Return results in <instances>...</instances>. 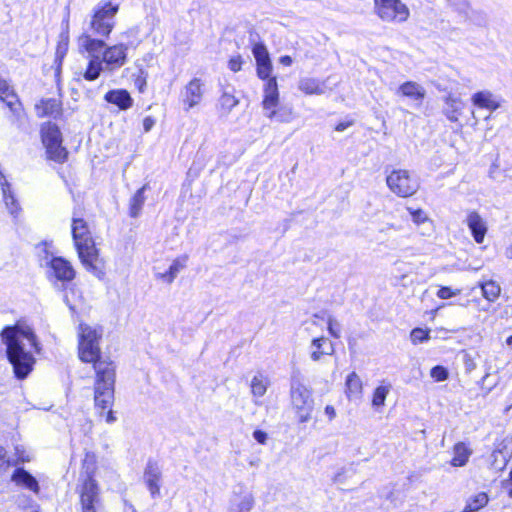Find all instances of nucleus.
<instances>
[{
    "label": "nucleus",
    "instance_id": "obj_10",
    "mask_svg": "<svg viewBox=\"0 0 512 512\" xmlns=\"http://www.w3.org/2000/svg\"><path fill=\"white\" fill-rule=\"evenodd\" d=\"M81 512H104L96 479H82L78 488Z\"/></svg>",
    "mask_w": 512,
    "mask_h": 512
},
{
    "label": "nucleus",
    "instance_id": "obj_37",
    "mask_svg": "<svg viewBox=\"0 0 512 512\" xmlns=\"http://www.w3.org/2000/svg\"><path fill=\"white\" fill-rule=\"evenodd\" d=\"M238 103V99L234 95L227 92H224L219 99L220 108L225 113H229L235 106L238 105Z\"/></svg>",
    "mask_w": 512,
    "mask_h": 512
},
{
    "label": "nucleus",
    "instance_id": "obj_40",
    "mask_svg": "<svg viewBox=\"0 0 512 512\" xmlns=\"http://www.w3.org/2000/svg\"><path fill=\"white\" fill-rule=\"evenodd\" d=\"M407 210L409 211L412 221L415 225H420L425 222L429 221L428 215L424 212L422 209H413L411 207H408Z\"/></svg>",
    "mask_w": 512,
    "mask_h": 512
},
{
    "label": "nucleus",
    "instance_id": "obj_15",
    "mask_svg": "<svg viewBox=\"0 0 512 512\" xmlns=\"http://www.w3.org/2000/svg\"><path fill=\"white\" fill-rule=\"evenodd\" d=\"M471 102L478 108L495 111L501 107L502 99L489 90H482L472 95Z\"/></svg>",
    "mask_w": 512,
    "mask_h": 512
},
{
    "label": "nucleus",
    "instance_id": "obj_59",
    "mask_svg": "<svg viewBox=\"0 0 512 512\" xmlns=\"http://www.w3.org/2000/svg\"><path fill=\"white\" fill-rule=\"evenodd\" d=\"M135 84H136V86L139 88V90H140V91H142V90H143V88H144V87H145V85H146V80H145V78H143V77H140V76H139V77L135 80Z\"/></svg>",
    "mask_w": 512,
    "mask_h": 512
},
{
    "label": "nucleus",
    "instance_id": "obj_24",
    "mask_svg": "<svg viewBox=\"0 0 512 512\" xmlns=\"http://www.w3.org/2000/svg\"><path fill=\"white\" fill-rule=\"evenodd\" d=\"M444 114L451 122H457L464 108V103L460 97L449 94L444 99Z\"/></svg>",
    "mask_w": 512,
    "mask_h": 512
},
{
    "label": "nucleus",
    "instance_id": "obj_22",
    "mask_svg": "<svg viewBox=\"0 0 512 512\" xmlns=\"http://www.w3.org/2000/svg\"><path fill=\"white\" fill-rule=\"evenodd\" d=\"M310 348V357L315 362L319 361L323 355H332L335 351L333 343L325 337L314 338Z\"/></svg>",
    "mask_w": 512,
    "mask_h": 512
},
{
    "label": "nucleus",
    "instance_id": "obj_14",
    "mask_svg": "<svg viewBox=\"0 0 512 512\" xmlns=\"http://www.w3.org/2000/svg\"><path fill=\"white\" fill-rule=\"evenodd\" d=\"M46 254H48L46 252ZM45 265L48 266L57 280L71 281L75 277V271L69 261L62 257L45 256Z\"/></svg>",
    "mask_w": 512,
    "mask_h": 512
},
{
    "label": "nucleus",
    "instance_id": "obj_3",
    "mask_svg": "<svg viewBox=\"0 0 512 512\" xmlns=\"http://www.w3.org/2000/svg\"><path fill=\"white\" fill-rule=\"evenodd\" d=\"M127 45L123 43L106 46L100 56H92L89 60L86 71L84 72V78L88 81L96 80L101 72H113L127 62Z\"/></svg>",
    "mask_w": 512,
    "mask_h": 512
},
{
    "label": "nucleus",
    "instance_id": "obj_5",
    "mask_svg": "<svg viewBox=\"0 0 512 512\" xmlns=\"http://www.w3.org/2000/svg\"><path fill=\"white\" fill-rule=\"evenodd\" d=\"M119 11V4L111 1H101L92 10L89 28L93 34L100 37H109L115 27V17Z\"/></svg>",
    "mask_w": 512,
    "mask_h": 512
},
{
    "label": "nucleus",
    "instance_id": "obj_46",
    "mask_svg": "<svg viewBox=\"0 0 512 512\" xmlns=\"http://www.w3.org/2000/svg\"><path fill=\"white\" fill-rule=\"evenodd\" d=\"M254 506V497L251 494L244 496L239 503V512H250Z\"/></svg>",
    "mask_w": 512,
    "mask_h": 512
},
{
    "label": "nucleus",
    "instance_id": "obj_31",
    "mask_svg": "<svg viewBox=\"0 0 512 512\" xmlns=\"http://www.w3.org/2000/svg\"><path fill=\"white\" fill-rule=\"evenodd\" d=\"M270 385V380L262 373H257L253 376L250 382L251 393L254 397H263Z\"/></svg>",
    "mask_w": 512,
    "mask_h": 512
},
{
    "label": "nucleus",
    "instance_id": "obj_53",
    "mask_svg": "<svg viewBox=\"0 0 512 512\" xmlns=\"http://www.w3.org/2000/svg\"><path fill=\"white\" fill-rule=\"evenodd\" d=\"M111 404H113V402H112ZM95 406H96L97 408H101L102 410H105V408H103L102 406H97L96 404H95ZM111 406H112V405H110L109 407H106V409H108V412H107V414H106V418H105V420H106V422H107V423H112V422H114V421H115V417H114L113 412H112V410H111Z\"/></svg>",
    "mask_w": 512,
    "mask_h": 512
},
{
    "label": "nucleus",
    "instance_id": "obj_9",
    "mask_svg": "<svg viewBox=\"0 0 512 512\" xmlns=\"http://www.w3.org/2000/svg\"><path fill=\"white\" fill-rule=\"evenodd\" d=\"M291 404L299 421L307 422L313 410V398L311 390L299 381H293L290 390Z\"/></svg>",
    "mask_w": 512,
    "mask_h": 512
},
{
    "label": "nucleus",
    "instance_id": "obj_13",
    "mask_svg": "<svg viewBox=\"0 0 512 512\" xmlns=\"http://www.w3.org/2000/svg\"><path fill=\"white\" fill-rule=\"evenodd\" d=\"M252 53L256 61L257 76L265 82H267L268 79L276 78L272 76L273 65L265 45L256 43L253 46Z\"/></svg>",
    "mask_w": 512,
    "mask_h": 512
},
{
    "label": "nucleus",
    "instance_id": "obj_26",
    "mask_svg": "<svg viewBox=\"0 0 512 512\" xmlns=\"http://www.w3.org/2000/svg\"><path fill=\"white\" fill-rule=\"evenodd\" d=\"M77 43L80 51L89 53L90 58L96 56L95 53L103 49L106 45L103 40L94 38L86 32L78 37Z\"/></svg>",
    "mask_w": 512,
    "mask_h": 512
},
{
    "label": "nucleus",
    "instance_id": "obj_7",
    "mask_svg": "<svg viewBox=\"0 0 512 512\" xmlns=\"http://www.w3.org/2000/svg\"><path fill=\"white\" fill-rule=\"evenodd\" d=\"M41 138L49 159L60 163L67 159L68 152L62 146V134L57 125L50 122L43 124Z\"/></svg>",
    "mask_w": 512,
    "mask_h": 512
},
{
    "label": "nucleus",
    "instance_id": "obj_29",
    "mask_svg": "<svg viewBox=\"0 0 512 512\" xmlns=\"http://www.w3.org/2000/svg\"><path fill=\"white\" fill-rule=\"evenodd\" d=\"M392 389V385L382 381L373 391L371 404L376 411H380L385 406V401Z\"/></svg>",
    "mask_w": 512,
    "mask_h": 512
},
{
    "label": "nucleus",
    "instance_id": "obj_1",
    "mask_svg": "<svg viewBox=\"0 0 512 512\" xmlns=\"http://www.w3.org/2000/svg\"><path fill=\"white\" fill-rule=\"evenodd\" d=\"M77 334L80 360L94 364L96 373L94 401L97 406L109 407L114 401L115 366L108 359H100L99 340L101 332L95 327L80 323Z\"/></svg>",
    "mask_w": 512,
    "mask_h": 512
},
{
    "label": "nucleus",
    "instance_id": "obj_60",
    "mask_svg": "<svg viewBox=\"0 0 512 512\" xmlns=\"http://www.w3.org/2000/svg\"><path fill=\"white\" fill-rule=\"evenodd\" d=\"M503 484H504V486L506 488H508L510 485H512V468H511V471H510V474H509V479L506 480ZM508 494H509L510 497H512V487L509 488Z\"/></svg>",
    "mask_w": 512,
    "mask_h": 512
},
{
    "label": "nucleus",
    "instance_id": "obj_12",
    "mask_svg": "<svg viewBox=\"0 0 512 512\" xmlns=\"http://www.w3.org/2000/svg\"><path fill=\"white\" fill-rule=\"evenodd\" d=\"M280 104L277 78L268 79L263 85L262 108L267 118L273 119Z\"/></svg>",
    "mask_w": 512,
    "mask_h": 512
},
{
    "label": "nucleus",
    "instance_id": "obj_57",
    "mask_svg": "<svg viewBox=\"0 0 512 512\" xmlns=\"http://www.w3.org/2000/svg\"><path fill=\"white\" fill-rule=\"evenodd\" d=\"M104 474L106 475V477L109 479V480H114L116 479V473L114 470L112 469H109V468H102Z\"/></svg>",
    "mask_w": 512,
    "mask_h": 512
},
{
    "label": "nucleus",
    "instance_id": "obj_32",
    "mask_svg": "<svg viewBox=\"0 0 512 512\" xmlns=\"http://www.w3.org/2000/svg\"><path fill=\"white\" fill-rule=\"evenodd\" d=\"M483 297L493 303L501 294V286L494 280H486L479 283Z\"/></svg>",
    "mask_w": 512,
    "mask_h": 512
},
{
    "label": "nucleus",
    "instance_id": "obj_33",
    "mask_svg": "<svg viewBox=\"0 0 512 512\" xmlns=\"http://www.w3.org/2000/svg\"><path fill=\"white\" fill-rule=\"evenodd\" d=\"M489 498L485 492H479L471 496L462 512H476L488 504Z\"/></svg>",
    "mask_w": 512,
    "mask_h": 512
},
{
    "label": "nucleus",
    "instance_id": "obj_42",
    "mask_svg": "<svg viewBox=\"0 0 512 512\" xmlns=\"http://www.w3.org/2000/svg\"><path fill=\"white\" fill-rule=\"evenodd\" d=\"M327 329L331 336L339 338L341 335V324L333 316L327 318Z\"/></svg>",
    "mask_w": 512,
    "mask_h": 512
},
{
    "label": "nucleus",
    "instance_id": "obj_23",
    "mask_svg": "<svg viewBox=\"0 0 512 512\" xmlns=\"http://www.w3.org/2000/svg\"><path fill=\"white\" fill-rule=\"evenodd\" d=\"M363 383L356 372H351L345 381V395L349 401H356L362 397Z\"/></svg>",
    "mask_w": 512,
    "mask_h": 512
},
{
    "label": "nucleus",
    "instance_id": "obj_36",
    "mask_svg": "<svg viewBox=\"0 0 512 512\" xmlns=\"http://www.w3.org/2000/svg\"><path fill=\"white\" fill-rule=\"evenodd\" d=\"M96 460V455L94 453H86L85 458L83 460V469L85 474L83 479H95Z\"/></svg>",
    "mask_w": 512,
    "mask_h": 512
},
{
    "label": "nucleus",
    "instance_id": "obj_19",
    "mask_svg": "<svg viewBox=\"0 0 512 512\" xmlns=\"http://www.w3.org/2000/svg\"><path fill=\"white\" fill-rule=\"evenodd\" d=\"M161 468L155 462H149L144 472V481L152 495L155 497L160 492Z\"/></svg>",
    "mask_w": 512,
    "mask_h": 512
},
{
    "label": "nucleus",
    "instance_id": "obj_48",
    "mask_svg": "<svg viewBox=\"0 0 512 512\" xmlns=\"http://www.w3.org/2000/svg\"><path fill=\"white\" fill-rule=\"evenodd\" d=\"M242 58L240 56L232 57L228 62V67L233 72H238L242 68Z\"/></svg>",
    "mask_w": 512,
    "mask_h": 512
},
{
    "label": "nucleus",
    "instance_id": "obj_8",
    "mask_svg": "<svg viewBox=\"0 0 512 512\" xmlns=\"http://www.w3.org/2000/svg\"><path fill=\"white\" fill-rule=\"evenodd\" d=\"M389 190L396 196L408 198L419 190V182L408 170L395 169L386 178Z\"/></svg>",
    "mask_w": 512,
    "mask_h": 512
},
{
    "label": "nucleus",
    "instance_id": "obj_28",
    "mask_svg": "<svg viewBox=\"0 0 512 512\" xmlns=\"http://www.w3.org/2000/svg\"><path fill=\"white\" fill-rule=\"evenodd\" d=\"M35 109L38 117H57L62 112L61 102L57 99L41 100L36 104Z\"/></svg>",
    "mask_w": 512,
    "mask_h": 512
},
{
    "label": "nucleus",
    "instance_id": "obj_62",
    "mask_svg": "<svg viewBox=\"0 0 512 512\" xmlns=\"http://www.w3.org/2000/svg\"><path fill=\"white\" fill-rule=\"evenodd\" d=\"M506 343L507 345L512 346V335L506 339Z\"/></svg>",
    "mask_w": 512,
    "mask_h": 512
},
{
    "label": "nucleus",
    "instance_id": "obj_47",
    "mask_svg": "<svg viewBox=\"0 0 512 512\" xmlns=\"http://www.w3.org/2000/svg\"><path fill=\"white\" fill-rule=\"evenodd\" d=\"M460 291L457 290V291H452L449 287H441L438 292H437V296L440 298V299H449L457 294H459Z\"/></svg>",
    "mask_w": 512,
    "mask_h": 512
},
{
    "label": "nucleus",
    "instance_id": "obj_16",
    "mask_svg": "<svg viewBox=\"0 0 512 512\" xmlns=\"http://www.w3.org/2000/svg\"><path fill=\"white\" fill-rule=\"evenodd\" d=\"M297 88L306 96H321L326 92L325 82L310 76L300 78Z\"/></svg>",
    "mask_w": 512,
    "mask_h": 512
},
{
    "label": "nucleus",
    "instance_id": "obj_63",
    "mask_svg": "<svg viewBox=\"0 0 512 512\" xmlns=\"http://www.w3.org/2000/svg\"><path fill=\"white\" fill-rule=\"evenodd\" d=\"M39 249L46 252V245L40 246Z\"/></svg>",
    "mask_w": 512,
    "mask_h": 512
},
{
    "label": "nucleus",
    "instance_id": "obj_56",
    "mask_svg": "<svg viewBox=\"0 0 512 512\" xmlns=\"http://www.w3.org/2000/svg\"><path fill=\"white\" fill-rule=\"evenodd\" d=\"M387 230H394V231H397L399 230V226H397L396 224L394 223H387L386 226L384 228H381L379 230L380 233H385Z\"/></svg>",
    "mask_w": 512,
    "mask_h": 512
},
{
    "label": "nucleus",
    "instance_id": "obj_6",
    "mask_svg": "<svg viewBox=\"0 0 512 512\" xmlns=\"http://www.w3.org/2000/svg\"><path fill=\"white\" fill-rule=\"evenodd\" d=\"M375 15L385 23H404L410 17V10L402 0H373Z\"/></svg>",
    "mask_w": 512,
    "mask_h": 512
},
{
    "label": "nucleus",
    "instance_id": "obj_45",
    "mask_svg": "<svg viewBox=\"0 0 512 512\" xmlns=\"http://www.w3.org/2000/svg\"><path fill=\"white\" fill-rule=\"evenodd\" d=\"M187 263V256H180L175 258L169 268L172 270V272L177 277L180 271H182L186 267Z\"/></svg>",
    "mask_w": 512,
    "mask_h": 512
},
{
    "label": "nucleus",
    "instance_id": "obj_4",
    "mask_svg": "<svg viewBox=\"0 0 512 512\" xmlns=\"http://www.w3.org/2000/svg\"><path fill=\"white\" fill-rule=\"evenodd\" d=\"M72 237L78 256L88 270H96L98 251L87 222L78 217L72 219Z\"/></svg>",
    "mask_w": 512,
    "mask_h": 512
},
{
    "label": "nucleus",
    "instance_id": "obj_51",
    "mask_svg": "<svg viewBox=\"0 0 512 512\" xmlns=\"http://www.w3.org/2000/svg\"><path fill=\"white\" fill-rule=\"evenodd\" d=\"M18 460L22 462L30 461V455L27 453L24 448L20 449L19 447H16Z\"/></svg>",
    "mask_w": 512,
    "mask_h": 512
},
{
    "label": "nucleus",
    "instance_id": "obj_34",
    "mask_svg": "<svg viewBox=\"0 0 512 512\" xmlns=\"http://www.w3.org/2000/svg\"><path fill=\"white\" fill-rule=\"evenodd\" d=\"M145 189H146V186H143L142 188L138 189L131 199L130 215L132 217H137L140 214V211L145 202V196H144Z\"/></svg>",
    "mask_w": 512,
    "mask_h": 512
},
{
    "label": "nucleus",
    "instance_id": "obj_27",
    "mask_svg": "<svg viewBox=\"0 0 512 512\" xmlns=\"http://www.w3.org/2000/svg\"><path fill=\"white\" fill-rule=\"evenodd\" d=\"M12 481L16 485L24 487L36 494L40 491L38 481L23 468H18L14 471Z\"/></svg>",
    "mask_w": 512,
    "mask_h": 512
},
{
    "label": "nucleus",
    "instance_id": "obj_43",
    "mask_svg": "<svg viewBox=\"0 0 512 512\" xmlns=\"http://www.w3.org/2000/svg\"><path fill=\"white\" fill-rule=\"evenodd\" d=\"M430 376L437 382L445 381L448 379V370L443 366H435L430 371Z\"/></svg>",
    "mask_w": 512,
    "mask_h": 512
},
{
    "label": "nucleus",
    "instance_id": "obj_20",
    "mask_svg": "<svg viewBox=\"0 0 512 512\" xmlns=\"http://www.w3.org/2000/svg\"><path fill=\"white\" fill-rule=\"evenodd\" d=\"M0 100L6 103L7 107L14 113L19 115L22 108L21 103L5 79L0 78Z\"/></svg>",
    "mask_w": 512,
    "mask_h": 512
},
{
    "label": "nucleus",
    "instance_id": "obj_50",
    "mask_svg": "<svg viewBox=\"0 0 512 512\" xmlns=\"http://www.w3.org/2000/svg\"><path fill=\"white\" fill-rule=\"evenodd\" d=\"M155 125V120L151 116H147L143 120V128L145 132H149Z\"/></svg>",
    "mask_w": 512,
    "mask_h": 512
},
{
    "label": "nucleus",
    "instance_id": "obj_2",
    "mask_svg": "<svg viewBox=\"0 0 512 512\" xmlns=\"http://www.w3.org/2000/svg\"><path fill=\"white\" fill-rule=\"evenodd\" d=\"M2 339L7 346V356L18 378H25L34 364L32 349L38 351L36 337L28 326L16 325L2 331Z\"/></svg>",
    "mask_w": 512,
    "mask_h": 512
},
{
    "label": "nucleus",
    "instance_id": "obj_61",
    "mask_svg": "<svg viewBox=\"0 0 512 512\" xmlns=\"http://www.w3.org/2000/svg\"><path fill=\"white\" fill-rule=\"evenodd\" d=\"M507 257L512 259V245L507 249Z\"/></svg>",
    "mask_w": 512,
    "mask_h": 512
},
{
    "label": "nucleus",
    "instance_id": "obj_54",
    "mask_svg": "<svg viewBox=\"0 0 512 512\" xmlns=\"http://www.w3.org/2000/svg\"><path fill=\"white\" fill-rule=\"evenodd\" d=\"M8 459L6 455V451L3 447L0 446V467L8 464Z\"/></svg>",
    "mask_w": 512,
    "mask_h": 512
},
{
    "label": "nucleus",
    "instance_id": "obj_39",
    "mask_svg": "<svg viewBox=\"0 0 512 512\" xmlns=\"http://www.w3.org/2000/svg\"><path fill=\"white\" fill-rule=\"evenodd\" d=\"M429 330L422 328H414L410 333L413 344L423 343L430 339Z\"/></svg>",
    "mask_w": 512,
    "mask_h": 512
},
{
    "label": "nucleus",
    "instance_id": "obj_52",
    "mask_svg": "<svg viewBox=\"0 0 512 512\" xmlns=\"http://www.w3.org/2000/svg\"><path fill=\"white\" fill-rule=\"evenodd\" d=\"M325 415L328 417L329 421H332L336 417V410L332 405H327L324 409Z\"/></svg>",
    "mask_w": 512,
    "mask_h": 512
},
{
    "label": "nucleus",
    "instance_id": "obj_18",
    "mask_svg": "<svg viewBox=\"0 0 512 512\" xmlns=\"http://www.w3.org/2000/svg\"><path fill=\"white\" fill-rule=\"evenodd\" d=\"M0 186L3 194V201L7 210L14 218H17L21 212V207L14 196L10 183L5 179L4 175L1 172Z\"/></svg>",
    "mask_w": 512,
    "mask_h": 512
},
{
    "label": "nucleus",
    "instance_id": "obj_11",
    "mask_svg": "<svg viewBox=\"0 0 512 512\" xmlns=\"http://www.w3.org/2000/svg\"><path fill=\"white\" fill-rule=\"evenodd\" d=\"M205 93V83L200 78L191 79L181 91V101L185 112L198 106Z\"/></svg>",
    "mask_w": 512,
    "mask_h": 512
},
{
    "label": "nucleus",
    "instance_id": "obj_49",
    "mask_svg": "<svg viewBox=\"0 0 512 512\" xmlns=\"http://www.w3.org/2000/svg\"><path fill=\"white\" fill-rule=\"evenodd\" d=\"M253 437L260 444H265L267 441V433L262 430L254 431Z\"/></svg>",
    "mask_w": 512,
    "mask_h": 512
},
{
    "label": "nucleus",
    "instance_id": "obj_55",
    "mask_svg": "<svg viewBox=\"0 0 512 512\" xmlns=\"http://www.w3.org/2000/svg\"><path fill=\"white\" fill-rule=\"evenodd\" d=\"M292 62V58L288 55H284L279 58V63L287 67L291 66Z\"/></svg>",
    "mask_w": 512,
    "mask_h": 512
},
{
    "label": "nucleus",
    "instance_id": "obj_30",
    "mask_svg": "<svg viewBox=\"0 0 512 512\" xmlns=\"http://www.w3.org/2000/svg\"><path fill=\"white\" fill-rule=\"evenodd\" d=\"M471 455L472 450L464 442H458L453 447V457L450 463L454 467H462L466 465Z\"/></svg>",
    "mask_w": 512,
    "mask_h": 512
},
{
    "label": "nucleus",
    "instance_id": "obj_38",
    "mask_svg": "<svg viewBox=\"0 0 512 512\" xmlns=\"http://www.w3.org/2000/svg\"><path fill=\"white\" fill-rule=\"evenodd\" d=\"M491 466L496 470H503L507 465V459L501 450H494L491 454Z\"/></svg>",
    "mask_w": 512,
    "mask_h": 512
},
{
    "label": "nucleus",
    "instance_id": "obj_25",
    "mask_svg": "<svg viewBox=\"0 0 512 512\" xmlns=\"http://www.w3.org/2000/svg\"><path fill=\"white\" fill-rule=\"evenodd\" d=\"M397 94L421 102L426 96V90L417 82L407 81L398 87Z\"/></svg>",
    "mask_w": 512,
    "mask_h": 512
},
{
    "label": "nucleus",
    "instance_id": "obj_58",
    "mask_svg": "<svg viewBox=\"0 0 512 512\" xmlns=\"http://www.w3.org/2000/svg\"><path fill=\"white\" fill-rule=\"evenodd\" d=\"M351 125H352L351 122H341L336 125L335 130L342 132V131L346 130L348 127H350Z\"/></svg>",
    "mask_w": 512,
    "mask_h": 512
},
{
    "label": "nucleus",
    "instance_id": "obj_17",
    "mask_svg": "<svg viewBox=\"0 0 512 512\" xmlns=\"http://www.w3.org/2000/svg\"><path fill=\"white\" fill-rule=\"evenodd\" d=\"M466 224L471 230L474 240L479 244L482 243L487 232V225L480 214L476 211L468 212Z\"/></svg>",
    "mask_w": 512,
    "mask_h": 512
},
{
    "label": "nucleus",
    "instance_id": "obj_41",
    "mask_svg": "<svg viewBox=\"0 0 512 512\" xmlns=\"http://www.w3.org/2000/svg\"><path fill=\"white\" fill-rule=\"evenodd\" d=\"M76 292V289L71 287L66 290L64 295V300L71 310H75L77 303L82 301L81 295H78L77 299H75Z\"/></svg>",
    "mask_w": 512,
    "mask_h": 512
},
{
    "label": "nucleus",
    "instance_id": "obj_35",
    "mask_svg": "<svg viewBox=\"0 0 512 512\" xmlns=\"http://www.w3.org/2000/svg\"><path fill=\"white\" fill-rule=\"evenodd\" d=\"M69 48V33L68 31L62 32L59 35V41L56 47V59L61 62L66 56Z\"/></svg>",
    "mask_w": 512,
    "mask_h": 512
},
{
    "label": "nucleus",
    "instance_id": "obj_21",
    "mask_svg": "<svg viewBox=\"0 0 512 512\" xmlns=\"http://www.w3.org/2000/svg\"><path fill=\"white\" fill-rule=\"evenodd\" d=\"M105 101L116 105L121 110H127L132 107L133 99L129 92L124 89H115L108 91L104 96Z\"/></svg>",
    "mask_w": 512,
    "mask_h": 512
},
{
    "label": "nucleus",
    "instance_id": "obj_44",
    "mask_svg": "<svg viewBox=\"0 0 512 512\" xmlns=\"http://www.w3.org/2000/svg\"><path fill=\"white\" fill-rule=\"evenodd\" d=\"M154 276L157 280L165 284H172L176 279L175 274L172 272L170 268H168L165 272L155 270Z\"/></svg>",
    "mask_w": 512,
    "mask_h": 512
}]
</instances>
